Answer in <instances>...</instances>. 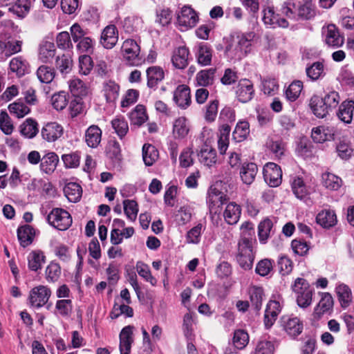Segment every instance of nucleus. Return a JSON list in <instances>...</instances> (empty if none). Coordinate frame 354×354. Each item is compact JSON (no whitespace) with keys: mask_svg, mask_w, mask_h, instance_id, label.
<instances>
[{"mask_svg":"<svg viewBox=\"0 0 354 354\" xmlns=\"http://www.w3.org/2000/svg\"><path fill=\"white\" fill-rule=\"evenodd\" d=\"M325 43L331 48H337L344 43V37L340 34L338 28L333 24L327 26L325 33Z\"/></svg>","mask_w":354,"mask_h":354,"instance_id":"4468645a","label":"nucleus"},{"mask_svg":"<svg viewBox=\"0 0 354 354\" xmlns=\"http://www.w3.org/2000/svg\"><path fill=\"white\" fill-rule=\"evenodd\" d=\"M159 153L152 145L146 143L142 147V159L147 166H151L158 160Z\"/></svg>","mask_w":354,"mask_h":354,"instance_id":"09e8293b","label":"nucleus"},{"mask_svg":"<svg viewBox=\"0 0 354 354\" xmlns=\"http://www.w3.org/2000/svg\"><path fill=\"white\" fill-rule=\"evenodd\" d=\"M45 262L46 256L41 250H33L28 256V267L32 271L41 270Z\"/></svg>","mask_w":354,"mask_h":354,"instance_id":"2f4dec72","label":"nucleus"},{"mask_svg":"<svg viewBox=\"0 0 354 354\" xmlns=\"http://www.w3.org/2000/svg\"><path fill=\"white\" fill-rule=\"evenodd\" d=\"M213 50L208 44L201 43L198 48L196 59L198 63L201 66H209L211 64Z\"/></svg>","mask_w":354,"mask_h":354,"instance_id":"473e14b6","label":"nucleus"},{"mask_svg":"<svg viewBox=\"0 0 354 354\" xmlns=\"http://www.w3.org/2000/svg\"><path fill=\"white\" fill-rule=\"evenodd\" d=\"M273 222L269 218L262 220L258 225V236L261 243L265 244L274 233Z\"/></svg>","mask_w":354,"mask_h":354,"instance_id":"4be33fe9","label":"nucleus"},{"mask_svg":"<svg viewBox=\"0 0 354 354\" xmlns=\"http://www.w3.org/2000/svg\"><path fill=\"white\" fill-rule=\"evenodd\" d=\"M140 46L134 39H126L121 47L122 56L127 64L131 66H138L140 63L139 57Z\"/></svg>","mask_w":354,"mask_h":354,"instance_id":"423d86ee","label":"nucleus"},{"mask_svg":"<svg viewBox=\"0 0 354 354\" xmlns=\"http://www.w3.org/2000/svg\"><path fill=\"white\" fill-rule=\"evenodd\" d=\"M50 295V289L47 286L42 285L36 286L30 291L28 297L30 305L39 308L48 302Z\"/></svg>","mask_w":354,"mask_h":354,"instance_id":"6e6552de","label":"nucleus"},{"mask_svg":"<svg viewBox=\"0 0 354 354\" xmlns=\"http://www.w3.org/2000/svg\"><path fill=\"white\" fill-rule=\"evenodd\" d=\"M173 100L181 109H187L192 104L190 88L186 84L178 85L174 91Z\"/></svg>","mask_w":354,"mask_h":354,"instance_id":"9d476101","label":"nucleus"},{"mask_svg":"<svg viewBox=\"0 0 354 354\" xmlns=\"http://www.w3.org/2000/svg\"><path fill=\"white\" fill-rule=\"evenodd\" d=\"M36 74L41 83L49 84L55 78V71L52 67L41 65L37 70Z\"/></svg>","mask_w":354,"mask_h":354,"instance_id":"bf43d9fd","label":"nucleus"},{"mask_svg":"<svg viewBox=\"0 0 354 354\" xmlns=\"http://www.w3.org/2000/svg\"><path fill=\"white\" fill-rule=\"evenodd\" d=\"M321 299L314 308L313 315L315 318H321L325 313L333 310L334 301L329 292H320Z\"/></svg>","mask_w":354,"mask_h":354,"instance_id":"f8f14e48","label":"nucleus"},{"mask_svg":"<svg viewBox=\"0 0 354 354\" xmlns=\"http://www.w3.org/2000/svg\"><path fill=\"white\" fill-rule=\"evenodd\" d=\"M234 89L236 98L241 103L249 102L255 95L254 84L250 80L247 78L239 80Z\"/></svg>","mask_w":354,"mask_h":354,"instance_id":"39448f33","label":"nucleus"},{"mask_svg":"<svg viewBox=\"0 0 354 354\" xmlns=\"http://www.w3.org/2000/svg\"><path fill=\"white\" fill-rule=\"evenodd\" d=\"M147 86L149 88L156 89L158 84L165 79V71L159 66H152L146 70Z\"/></svg>","mask_w":354,"mask_h":354,"instance_id":"f3484780","label":"nucleus"},{"mask_svg":"<svg viewBox=\"0 0 354 354\" xmlns=\"http://www.w3.org/2000/svg\"><path fill=\"white\" fill-rule=\"evenodd\" d=\"M265 181L272 187H278L282 181V171L278 165L268 162L263 169Z\"/></svg>","mask_w":354,"mask_h":354,"instance_id":"1a4fd4ad","label":"nucleus"},{"mask_svg":"<svg viewBox=\"0 0 354 354\" xmlns=\"http://www.w3.org/2000/svg\"><path fill=\"white\" fill-rule=\"evenodd\" d=\"M133 328L132 326L124 327L120 333V353L125 352L130 353L131 344L133 342Z\"/></svg>","mask_w":354,"mask_h":354,"instance_id":"cd10ccee","label":"nucleus"},{"mask_svg":"<svg viewBox=\"0 0 354 354\" xmlns=\"http://www.w3.org/2000/svg\"><path fill=\"white\" fill-rule=\"evenodd\" d=\"M59 162V157L55 152H49L43 156L40 163L41 170L47 174H52Z\"/></svg>","mask_w":354,"mask_h":354,"instance_id":"7c9ffc66","label":"nucleus"},{"mask_svg":"<svg viewBox=\"0 0 354 354\" xmlns=\"http://www.w3.org/2000/svg\"><path fill=\"white\" fill-rule=\"evenodd\" d=\"M306 75L313 81L322 78L325 75L323 62H315L306 68Z\"/></svg>","mask_w":354,"mask_h":354,"instance_id":"864d4df0","label":"nucleus"},{"mask_svg":"<svg viewBox=\"0 0 354 354\" xmlns=\"http://www.w3.org/2000/svg\"><path fill=\"white\" fill-rule=\"evenodd\" d=\"M138 274L146 281L150 283L153 286L157 283L156 279L152 276L149 266L142 261H138L136 266Z\"/></svg>","mask_w":354,"mask_h":354,"instance_id":"052dcab7","label":"nucleus"},{"mask_svg":"<svg viewBox=\"0 0 354 354\" xmlns=\"http://www.w3.org/2000/svg\"><path fill=\"white\" fill-rule=\"evenodd\" d=\"M63 127L57 122H48L41 130V135L47 142H55L63 135Z\"/></svg>","mask_w":354,"mask_h":354,"instance_id":"ddd939ff","label":"nucleus"},{"mask_svg":"<svg viewBox=\"0 0 354 354\" xmlns=\"http://www.w3.org/2000/svg\"><path fill=\"white\" fill-rule=\"evenodd\" d=\"M19 129L21 134L27 138H33L39 132L38 123L32 118H27Z\"/></svg>","mask_w":354,"mask_h":354,"instance_id":"e433bc0d","label":"nucleus"},{"mask_svg":"<svg viewBox=\"0 0 354 354\" xmlns=\"http://www.w3.org/2000/svg\"><path fill=\"white\" fill-rule=\"evenodd\" d=\"M111 127L121 140L124 138L129 132L128 122L124 118L121 116H117L115 118L112 120Z\"/></svg>","mask_w":354,"mask_h":354,"instance_id":"3c124183","label":"nucleus"},{"mask_svg":"<svg viewBox=\"0 0 354 354\" xmlns=\"http://www.w3.org/2000/svg\"><path fill=\"white\" fill-rule=\"evenodd\" d=\"M189 51L186 46H180L174 51L171 62L176 68L184 69L188 65Z\"/></svg>","mask_w":354,"mask_h":354,"instance_id":"412c9836","label":"nucleus"},{"mask_svg":"<svg viewBox=\"0 0 354 354\" xmlns=\"http://www.w3.org/2000/svg\"><path fill=\"white\" fill-rule=\"evenodd\" d=\"M189 132V125L185 117H179L173 124V135L176 139L185 138Z\"/></svg>","mask_w":354,"mask_h":354,"instance_id":"c756f323","label":"nucleus"},{"mask_svg":"<svg viewBox=\"0 0 354 354\" xmlns=\"http://www.w3.org/2000/svg\"><path fill=\"white\" fill-rule=\"evenodd\" d=\"M316 15L315 7L310 1H305L304 3L300 2L299 11L297 12V21L310 20Z\"/></svg>","mask_w":354,"mask_h":354,"instance_id":"8fccbe9b","label":"nucleus"},{"mask_svg":"<svg viewBox=\"0 0 354 354\" xmlns=\"http://www.w3.org/2000/svg\"><path fill=\"white\" fill-rule=\"evenodd\" d=\"M102 133V130L98 126H90L85 132V141L87 145L91 148H96L101 142Z\"/></svg>","mask_w":354,"mask_h":354,"instance_id":"c85d7f7f","label":"nucleus"},{"mask_svg":"<svg viewBox=\"0 0 354 354\" xmlns=\"http://www.w3.org/2000/svg\"><path fill=\"white\" fill-rule=\"evenodd\" d=\"M216 71V68L202 70L196 74V82L199 86H207L214 82V77Z\"/></svg>","mask_w":354,"mask_h":354,"instance_id":"603ef678","label":"nucleus"},{"mask_svg":"<svg viewBox=\"0 0 354 354\" xmlns=\"http://www.w3.org/2000/svg\"><path fill=\"white\" fill-rule=\"evenodd\" d=\"M338 107L337 118L346 124H351L353 119L354 100H346L339 104Z\"/></svg>","mask_w":354,"mask_h":354,"instance_id":"aec40b11","label":"nucleus"},{"mask_svg":"<svg viewBox=\"0 0 354 354\" xmlns=\"http://www.w3.org/2000/svg\"><path fill=\"white\" fill-rule=\"evenodd\" d=\"M45 274L48 282H55L61 275V268L57 263L52 261L46 267Z\"/></svg>","mask_w":354,"mask_h":354,"instance_id":"774afa93","label":"nucleus"},{"mask_svg":"<svg viewBox=\"0 0 354 354\" xmlns=\"http://www.w3.org/2000/svg\"><path fill=\"white\" fill-rule=\"evenodd\" d=\"M322 180L323 186L333 191L338 190L343 183L341 178L329 172L323 174Z\"/></svg>","mask_w":354,"mask_h":354,"instance_id":"de8ad7c7","label":"nucleus"},{"mask_svg":"<svg viewBox=\"0 0 354 354\" xmlns=\"http://www.w3.org/2000/svg\"><path fill=\"white\" fill-rule=\"evenodd\" d=\"M303 89V82L300 80H294L285 91V95L289 102L296 101Z\"/></svg>","mask_w":354,"mask_h":354,"instance_id":"5fc2aeb1","label":"nucleus"},{"mask_svg":"<svg viewBox=\"0 0 354 354\" xmlns=\"http://www.w3.org/2000/svg\"><path fill=\"white\" fill-rule=\"evenodd\" d=\"M253 241L249 240L248 238H240L238 242V252L236 255H255L253 250Z\"/></svg>","mask_w":354,"mask_h":354,"instance_id":"338daca9","label":"nucleus"},{"mask_svg":"<svg viewBox=\"0 0 354 354\" xmlns=\"http://www.w3.org/2000/svg\"><path fill=\"white\" fill-rule=\"evenodd\" d=\"M300 1L298 0H286L281 8V12L290 19L297 21Z\"/></svg>","mask_w":354,"mask_h":354,"instance_id":"58836bf2","label":"nucleus"},{"mask_svg":"<svg viewBox=\"0 0 354 354\" xmlns=\"http://www.w3.org/2000/svg\"><path fill=\"white\" fill-rule=\"evenodd\" d=\"M10 69L12 72L16 73L18 77H22L29 72L28 62L21 57H16L10 62Z\"/></svg>","mask_w":354,"mask_h":354,"instance_id":"a18cd8bd","label":"nucleus"},{"mask_svg":"<svg viewBox=\"0 0 354 354\" xmlns=\"http://www.w3.org/2000/svg\"><path fill=\"white\" fill-rule=\"evenodd\" d=\"M291 289L296 295V301L300 308H306L311 305L315 290L310 287L306 279L297 278L291 286Z\"/></svg>","mask_w":354,"mask_h":354,"instance_id":"f03ea898","label":"nucleus"},{"mask_svg":"<svg viewBox=\"0 0 354 354\" xmlns=\"http://www.w3.org/2000/svg\"><path fill=\"white\" fill-rule=\"evenodd\" d=\"M69 88L73 97L83 98L88 93V88L84 82L80 79L72 80L70 82Z\"/></svg>","mask_w":354,"mask_h":354,"instance_id":"4d7b16f0","label":"nucleus"},{"mask_svg":"<svg viewBox=\"0 0 354 354\" xmlns=\"http://www.w3.org/2000/svg\"><path fill=\"white\" fill-rule=\"evenodd\" d=\"M21 41L0 39V50L6 57L19 53L21 50Z\"/></svg>","mask_w":354,"mask_h":354,"instance_id":"72a5a7b5","label":"nucleus"},{"mask_svg":"<svg viewBox=\"0 0 354 354\" xmlns=\"http://www.w3.org/2000/svg\"><path fill=\"white\" fill-rule=\"evenodd\" d=\"M64 193L65 196L70 202H78L82 195V188L77 183H68L64 187Z\"/></svg>","mask_w":354,"mask_h":354,"instance_id":"f704fd0d","label":"nucleus"},{"mask_svg":"<svg viewBox=\"0 0 354 354\" xmlns=\"http://www.w3.org/2000/svg\"><path fill=\"white\" fill-rule=\"evenodd\" d=\"M316 221L324 228L329 229L337 224V219L335 211L324 209L317 214Z\"/></svg>","mask_w":354,"mask_h":354,"instance_id":"5701e85b","label":"nucleus"},{"mask_svg":"<svg viewBox=\"0 0 354 354\" xmlns=\"http://www.w3.org/2000/svg\"><path fill=\"white\" fill-rule=\"evenodd\" d=\"M118 40V31L115 25L106 26L101 35L100 43L106 49L113 48Z\"/></svg>","mask_w":354,"mask_h":354,"instance_id":"2eb2a0df","label":"nucleus"},{"mask_svg":"<svg viewBox=\"0 0 354 354\" xmlns=\"http://www.w3.org/2000/svg\"><path fill=\"white\" fill-rule=\"evenodd\" d=\"M250 124L246 120H239L232 132L233 139L238 142L245 140L250 134Z\"/></svg>","mask_w":354,"mask_h":354,"instance_id":"79ce46f5","label":"nucleus"},{"mask_svg":"<svg viewBox=\"0 0 354 354\" xmlns=\"http://www.w3.org/2000/svg\"><path fill=\"white\" fill-rule=\"evenodd\" d=\"M129 119L132 125L140 127L148 119L145 106L138 104L129 113Z\"/></svg>","mask_w":354,"mask_h":354,"instance_id":"c9c22d12","label":"nucleus"},{"mask_svg":"<svg viewBox=\"0 0 354 354\" xmlns=\"http://www.w3.org/2000/svg\"><path fill=\"white\" fill-rule=\"evenodd\" d=\"M250 300L252 306L259 311L262 306V301L265 297L262 287L254 286L249 289Z\"/></svg>","mask_w":354,"mask_h":354,"instance_id":"a19ab883","label":"nucleus"},{"mask_svg":"<svg viewBox=\"0 0 354 354\" xmlns=\"http://www.w3.org/2000/svg\"><path fill=\"white\" fill-rule=\"evenodd\" d=\"M106 156L113 162L119 163L122 160L121 148L120 143L115 138L109 140L106 147Z\"/></svg>","mask_w":354,"mask_h":354,"instance_id":"ea45409f","label":"nucleus"},{"mask_svg":"<svg viewBox=\"0 0 354 354\" xmlns=\"http://www.w3.org/2000/svg\"><path fill=\"white\" fill-rule=\"evenodd\" d=\"M256 34L252 32H244L237 36L238 45L245 53L250 50Z\"/></svg>","mask_w":354,"mask_h":354,"instance_id":"680f3d73","label":"nucleus"},{"mask_svg":"<svg viewBox=\"0 0 354 354\" xmlns=\"http://www.w3.org/2000/svg\"><path fill=\"white\" fill-rule=\"evenodd\" d=\"M291 189L295 196L300 200L305 199L309 194L301 177L296 176L293 178L291 182Z\"/></svg>","mask_w":354,"mask_h":354,"instance_id":"c03bdc74","label":"nucleus"},{"mask_svg":"<svg viewBox=\"0 0 354 354\" xmlns=\"http://www.w3.org/2000/svg\"><path fill=\"white\" fill-rule=\"evenodd\" d=\"M263 21L266 24L277 25L279 27L287 28L289 25L288 21L279 17V14L275 13L274 8L268 7L263 10Z\"/></svg>","mask_w":354,"mask_h":354,"instance_id":"393cba45","label":"nucleus"},{"mask_svg":"<svg viewBox=\"0 0 354 354\" xmlns=\"http://www.w3.org/2000/svg\"><path fill=\"white\" fill-rule=\"evenodd\" d=\"M274 265V260L270 259H261L256 265L255 272L261 277H266L273 270Z\"/></svg>","mask_w":354,"mask_h":354,"instance_id":"e2e57ef3","label":"nucleus"},{"mask_svg":"<svg viewBox=\"0 0 354 354\" xmlns=\"http://www.w3.org/2000/svg\"><path fill=\"white\" fill-rule=\"evenodd\" d=\"M258 172L257 164L252 162H245L242 163L239 169V175L242 182L247 185H251L255 180Z\"/></svg>","mask_w":354,"mask_h":354,"instance_id":"6ab92c4d","label":"nucleus"},{"mask_svg":"<svg viewBox=\"0 0 354 354\" xmlns=\"http://www.w3.org/2000/svg\"><path fill=\"white\" fill-rule=\"evenodd\" d=\"M333 130L329 127L319 126L312 129L311 137L314 142L322 143L333 138Z\"/></svg>","mask_w":354,"mask_h":354,"instance_id":"4c0bfd02","label":"nucleus"},{"mask_svg":"<svg viewBox=\"0 0 354 354\" xmlns=\"http://www.w3.org/2000/svg\"><path fill=\"white\" fill-rule=\"evenodd\" d=\"M103 91L107 102H114L119 97L120 86L113 80L104 83Z\"/></svg>","mask_w":354,"mask_h":354,"instance_id":"49530a36","label":"nucleus"},{"mask_svg":"<svg viewBox=\"0 0 354 354\" xmlns=\"http://www.w3.org/2000/svg\"><path fill=\"white\" fill-rule=\"evenodd\" d=\"M35 235V229L29 225L20 226L17 229V238L20 245L23 248H26L32 243Z\"/></svg>","mask_w":354,"mask_h":354,"instance_id":"b1692460","label":"nucleus"},{"mask_svg":"<svg viewBox=\"0 0 354 354\" xmlns=\"http://www.w3.org/2000/svg\"><path fill=\"white\" fill-rule=\"evenodd\" d=\"M250 336L248 332L243 329H237L234 331L232 344L237 350H243L248 344Z\"/></svg>","mask_w":354,"mask_h":354,"instance_id":"37998d69","label":"nucleus"},{"mask_svg":"<svg viewBox=\"0 0 354 354\" xmlns=\"http://www.w3.org/2000/svg\"><path fill=\"white\" fill-rule=\"evenodd\" d=\"M177 21L180 26L192 28L198 21V16L192 8L184 6L178 15Z\"/></svg>","mask_w":354,"mask_h":354,"instance_id":"dca6fc26","label":"nucleus"},{"mask_svg":"<svg viewBox=\"0 0 354 354\" xmlns=\"http://www.w3.org/2000/svg\"><path fill=\"white\" fill-rule=\"evenodd\" d=\"M48 223L59 230H66L72 225L73 219L69 212L62 208H53L47 216Z\"/></svg>","mask_w":354,"mask_h":354,"instance_id":"20e7f679","label":"nucleus"},{"mask_svg":"<svg viewBox=\"0 0 354 354\" xmlns=\"http://www.w3.org/2000/svg\"><path fill=\"white\" fill-rule=\"evenodd\" d=\"M30 0H17L10 10L19 17L24 18L30 11Z\"/></svg>","mask_w":354,"mask_h":354,"instance_id":"0e129e2a","label":"nucleus"},{"mask_svg":"<svg viewBox=\"0 0 354 354\" xmlns=\"http://www.w3.org/2000/svg\"><path fill=\"white\" fill-rule=\"evenodd\" d=\"M281 324L286 333L292 337L298 336L303 330V324L299 319L296 317L283 316L281 318Z\"/></svg>","mask_w":354,"mask_h":354,"instance_id":"9b49d317","label":"nucleus"},{"mask_svg":"<svg viewBox=\"0 0 354 354\" xmlns=\"http://www.w3.org/2000/svg\"><path fill=\"white\" fill-rule=\"evenodd\" d=\"M72 39L77 44V50L80 54L90 55L93 53L95 41L86 36V31L75 23L70 28Z\"/></svg>","mask_w":354,"mask_h":354,"instance_id":"7ed1b4c3","label":"nucleus"},{"mask_svg":"<svg viewBox=\"0 0 354 354\" xmlns=\"http://www.w3.org/2000/svg\"><path fill=\"white\" fill-rule=\"evenodd\" d=\"M281 310V307L279 301L271 300L268 303L264 314L266 328L269 329L273 326Z\"/></svg>","mask_w":354,"mask_h":354,"instance_id":"a211bd4d","label":"nucleus"},{"mask_svg":"<svg viewBox=\"0 0 354 354\" xmlns=\"http://www.w3.org/2000/svg\"><path fill=\"white\" fill-rule=\"evenodd\" d=\"M241 214V206L234 202H232L227 205L223 212V217L227 224L234 225L239 221Z\"/></svg>","mask_w":354,"mask_h":354,"instance_id":"bb28decb","label":"nucleus"},{"mask_svg":"<svg viewBox=\"0 0 354 354\" xmlns=\"http://www.w3.org/2000/svg\"><path fill=\"white\" fill-rule=\"evenodd\" d=\"M8 110L12 115L17 118H24L30 112V109L23 102L21 99L9 104Z\"/></svg>","mask_w":354,"mask_h":354,"instance_id":"6e6d98bb","label":"nucleus"},{"mask_svg":"<svg viewBox=\"0 0 354 354\" xmlns=\"http://www.w3.org/2000/svg\"><path fill=\"white\" fill-rule=\"evenodd\" d=\"M341 98L338 92L330 91L324 96L313 95L309 101L312 113L318 118H324L339 105Z\"/></svg>","mask_w":354,"mask_h":354,"instance_id":"f257e3e1","label":"nucleus"},{"mask_svg":"<svg viewBox=\"0 0 354 354\" xmlns=\"http://www.w3.org/2000/svg\"><path fill=\"white\" fill-rule=\"evenodd\" d=\"M274 344L272 341L260 339L252 354H274Z\"/></svg>","mask_w":354,"mask_h":354,"instance_id":"69168bd1","label":"nucleus"},{"mask_svg":"<svg viewBox=\"0 0 354 354\" xmlns=\"http://www.w3.org/2000/svg\"><path fill=\"white\" fill-rule=\"evenodd\" d=\"M336 292L341 306L348 307L351 301L352 293L350 288L345 284H341L336 288Z\"/></svg>","mask_w":354,"mask_h":354,"instance_id":"13d9d810","label":"nucleus"},{"mask_svg":"<svg viewBox=\"0 0 354 354\" xmlns=\"http://www.w3.org/2000/svg\"><path fill=\"white\" fill-rule=\"evenodd\" d=\"M199 161L204 165L211 167L217 162L216 151L208 145H204L198 153Z\"/></svg>","mask_w":354,"mask_h":354,"instance_id":"a878e982","label":"nucleus"},{"mask_svg":"<svg viewBox=\"0 0 354 354\" xmlns=\"http://www.w3.org/2000/svg\"><path fill=\"white\" fill-rule=\"evenodd\" d=\"M230 198L225 193L216 187H211L208 192L207 204L210 213L218 214L221 211L222 206L226 204Z\"/></svg>","mask_w":354,"mask_h":354,"instance_id":"0eeeda50","label":"nucleus"}]
</instances>
